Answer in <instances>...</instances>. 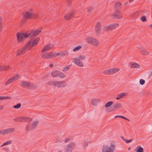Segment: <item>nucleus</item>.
I'll use <instances>...</instances> for the list:
<instances>
[{"mask_svg":"<svg viewBox=\"0 0 152 152\" xmlns=\"http://www.w3.org/2000/svg\"><path fill=\"white\" fill-rule=\"evenodd\" d=\"M41 32L39 29H34L30 31L25 32L21 33H18L17 34L18 41L20 42L21 41L28 37H32L38 35Z\"/></svg>","mask_w":152,"mask_h":152,"instance_id":"obj_1","label":"nucleus"},{"mask_svg":"<svg viewBox=\"0 0 152 152\" xmlns=\"http://www.w3.org/2000/svg\"><path fill=\"white\" fill-rule=\"evenodd\" d=\"M31 40L32 41H29L27 43L26 45L24 46L22 49L18 50L17 56H19L21 54L24 53L27 49L30 50L32 47L36 45L39 41V38L37 37L34 39V38H32Z\"/></svg>","mask_w":152,"mask_h":152,"instance_id":"obj_2","label":"nucleus"},{"mask_svg":"<svg viewBox=\"0 0 152 152\" xmlns=\"http://www.w3.org/2000/svg\"><path fill=\"white\" fill-rule=\"evenodd\" d=\"M121 3L120 2H118L116 3L115 4V9L116 10V11L112 15V17L114 19H119L122 18V15L120 13V12L117 10L118 9L116 8L118 7H121Z\"/></svg>","mask_w":152,"mask_h":152,"instance_id":"obj_3","label":"nucleus"},{"mask_svg":"<svg viewBox=\"0 0 152 152\" xmlns=\"http://www.w3.org/2000/svg\"><path fill=\"white\" fill-rule=\"evenodd\" d=\"M38 17V15L37 14H33L31 10H30L26 12L23 16V20H26L29 18H37Z\"/></svg>","mask_w":152,"mask_h":152,"instance_id":"obj_4","label":"nucleus"},{"mask_svg":"<svg viewBox=\"0 0 152 152\" xmlns=\"http://www.w3.org/2000/svg\"><path fill=\"white\" fill-rule=\"evenodd\" d=\"M115 148V146L114 145H112L110 147L106 145L103 146L102 152H114Z\"/></svg>","mask_w":152,"mask_h":152,"instance_id":"obj_5","label":"nucleus"},{"mask_svg":"<svg viewBox=\"0 0 152 152\" xmlns=\"http://www.w3.org/2000/svg\"><path fill=\"white\" fill-rule=\"evenodd\" d=\"M32 119L31 118H30L28 117H18L14 119V120L18 121L23 122L25 121L30 122L32 121Z\"/></svg>","mask_w":152,"mask_h":152,"instance_id":"obj_6","label":"nucleus"},{"mask_svg":"<svg viewBox=\"0 0 152 152\" xmlns=\"http://www.w3.org/2000/svg\"><path fill=\"white\" fill-rule=\"evenodd\" d=\"M14 128H8L0 130V134L7 135L14 132Z\"/></svg>","mask_w":152,"mask_h":152,"instance_id":"obj_7","label":"nucleus"},{"mask_svg":"<svg viewBox=\"0 0 152 152\" xmlns=\"http://www.w3.org/2000/svg\"><path fill=\"white\" fill-rule=\"evenodd\" d=\"M86 41L88 43L91 44L95 46H97L98 44V41L97 40L91 37L88 38Z\"/></svg>","mask_w":152,"mask_h":152,"instance_id":"obj_8","label":"nucleus"},{"mask_svg":"<svg viewBox=\"0 0 152 152\" xmlns=\"http://www.w3.org/2000/svg\"><path fill=\"white\" fill-rule=\"evenodd\" d=\"M57 56V54L55 53L52 52L48 54V53H45L42 55V57L43 58H48L55 57Z\"/></svg>","mask_w":152,"mask_h":152,"instance_id":"obj_9","label":"nucleus"},{"mask_svg":"<svg viewBox=\"0 0 152 152\" xmlns=\"http://www.w3.org/2000/svg\"><path fill=\"white\" fill-rule=\"evenodd\" d=\"M75 145L74 142H72L66 146L65 148V152H71L72 149L74 148Z\"/></svg>","mask_w":152,"mask_h":152,"instance_id":"obj_10","label":"nucleus"},{"mask_svg":"<svg viewBox=\"0 0 152 152\" xmlns=\"http://www.w3.org/2000/svg\"><path fill=\"white\" fill-rule=\"evenodd\" d=\"M38 124V121H35L33 122L32 125L31 126H27L26 128V130L27 131H29L30 129L33 130L37 126Z\"/></svg>","mask_w":152,"mask_h":152,"instance_id":"obj_11","label":"nucleus"},{"mask_svg":"<svg viewBox=\"0 0 152 152\" xmlns=\"http://www.w3.org/2000/svg\"><path fill=\"white\" fill-rule=\"evenodd\" d=\"M118 24L117 23L112 24L104 27V29L105 31H109L112 30L117 27L118 26Z\"/></svg>","mask_w":152,"mask_h":152,"instance_id":"obj_12","label":"nucleus"},{"mask_svg":"<svg viewBox=\"0 0 152 152\" xmlns=\"http://www.w3.org/2000/svg\"><path fill=\"white\" fill-rule=\"evenodd\" d=\"M75 15V12L73 11L70 13L67 14L65 15L64 18L65 19L68 20L70 19L71 18L73 17Z\"/></svg>","mask_w":152,"mask_h":152,"instance_id":"obj_13","label":"nucleus"},{"mask_svg":"<svg viewBox=\"0 0 152 152\" xmlns=\"http://www.w3.org/2000/svg\"><path fill=\"white\" fill-rule=\"evenodd\" d=\"M101 29V24L99 22H98L97 23L95 27L96 34L97 35L99 34Z\"/></svg>","mask_w":152,"mask_h":152,"instance_id":"obj_14","label":"nucleus"},{"mask_svg":"<svg viewBox=\"0 0 152 152\" xmlns=\"http://www.w3.org/2000/svg\"><path fill=\"white\" fill-rule=\"evenodd\" d=\"M122 106V105L120 103H117L114 104L110 107V111H112L118 108H120Z\"/></svg>","mask_w":152,"mask_h":152,"instance_id":"obj_15","label":"nucleus"},{"mask_svg":"<svg viewBox=\"0 0 152 152\" xmlns=\"http://www.w3.org/2000/svg\"><path fill=\"white\" fill-rule=\"evenodd\" d=\"M21 86L25 88L30 86L31 85L30 83L27 81L22 80L21 82Z\"/></svg>","mask_w":152,"mask_h":152,"instance_id":"obj_16","label":"nucleus"},{"mask_svg":"<svg viewBox=\"0 0 152 152\" xmlns=\"http://www.w3.org/2000/svg\"><path fill=\"white\" fill-rule=\"evenodd\" d=\"M53 47V45L51 44H47L43 48L42 50V52H44L47 50H49L51 49Z\"/></svg>","mask_w":152,"mask_h":152,"instance_id":"obj_17","label":"nucleus"},{"mask_svg":"<svg viewBox=\"0 0 152 152\" xmlns=\"http://www.w3.org/2000/svg\"><path fill=\"white\" fill-rule=\"evenodd\" d=\"M74 61L75 64L79 66L83 67V64L81 61L78 58H75L74 59Z\"/></svg>","mask_w":152,"mask_h":152,"instance_id":"obj_18","label":"nucleus"},{"mask_svg":"<svg viewBox=\"0 0 152 152\" xmlns=\"http://www.w3.org/2000/svg\"><path fill=\"white\" fill-rule=\"evenodd\" d=\"M138 48H140V51L141 52V54L142 55H148L149 54L148 52L146 51L144 48H142L140 47H138Z\"/></svg>","mask_w":152,"mask_h":152,"instance_id":"obj_19","label":"nucleus"},{"mask_svg":"<svg viewBox=\"0 0 152 152\" xmlns=\"http://www.w3.org/2000/svg\"><path fill=\"white\" fill-rule=\"evenodd\" d=\"M66 85V83L64 81H58V87H62L65 86Z\"/></svg>","mask_w":152,"mask_h":152,"instance_id":"obj_20","label":"nucleus"},{"mask_svg":"<svg viewBox=\"0 0 152 152\" xmlns=\"http://www.w3.org/2000/svg\"><path fill=\"white\" fill-rule=\"evenodd\" d=\"M126 95V93H123L120 94L118 95V96L116 97V99L117 100H118L123 97L124 96H125Z\"/></svg>","mask_w":152,"mask_h":152,"instance_id":"obj_21","label":"nucleus"},{"mask_svg":"<svg viewBox=\"0 0 152 152\" xmlns=\"http://www.w3.org/2000/svg\"><path fill=\"white\" fill-rule=\"evenodd\" d=\"M10 69V67L9 66H0V71L3 70H7Z\"/></svg>","mask_w":152,"mask_h":152,"instance_id":"obj_22","label":"nucleus"},{"mask_svg":"<svg viewBox=\"0 0 152 152\" xmlns=\"http://www.w3.org/2000/svg\"><path fill=\"white\" fill-rule=\"evenodd\" d=\"M131 67L133 68H139L140 65L135 63H131Z\"/></svg>","mask_w":152,"mask_h":152,"instance_id":"obj_23","label":"nucleus"},{"mask_svg":"<svg viewBox=\"0 0 152 152\" xmlns=\"http://www.w3.org/2000/svg\"><path fill=\"white\" fill-rule=\"evenodd\" d=\"M99 102L98 99H94L91 100V103L94 106H96Z\"/></svg>","mask_w":152,"mask_h":152,"instance_id":"obj_24","label":"nucleus"},{"mask_svg":"<svg viewBox=\"0 0 152 152\" xmlns=\"http://www.w3.org/2000/svg\"><path fill=\"white\" fill-rule=\"evenodd\" d=\"M68 54V53L66 51H62L59 53H58V56H64L67 55Z\"/></svg>","mask_w":152,"mask_h":152,"instance_id":"obj_25","label":"nucleus"},{"mask_svg":"<svg viewBox=\"0 0 152 152\" xmlns=\"http://www.w3.org/2000/svg\"><path fill=\"white\" fill-rule=\"evenodd\" d=\"M58 77L61 78H63L65 77V75L62 73L58 71Z\"/></svg>","mask_w":152,"mask_h":152,"instance_id":"obj_26","label":"nucleus"},{"mask_svg":"<svg viewBox=\"0 0 152 152\" xmlns=\"http://www.w3.org/2000/svg\"><path fill=\"white\" fill-rule=\"evenodd\" d=\"M113 104V101H110L107 102L105 105V107L106 108L108 107L111 106Z\"/></svg>","mask_w":152,"mask_h":152,"instance_id":"obj_27","label":"nucleus"},{"mask_svg":"<svg viewBox=\"0 0 152 152\" xmlns=\"http://www.w3.org/2000/svg\"><path fill=\"white\" fill-rule=\"evenodd\" d=\"M121 138L126 143H129L130 142H131L133 140L132 139H131L129 140H127L125 139L124 137L122 136H121Z\"/></svg>","mask_w":152,"mask_h":152,"instance_id":"obj_28","label":"nucleus"},{"mask_svg":"<svg viewBox=\"0 0 152 152\" xmlns=\"http://www.w3.org/2000/svg\"><path fill=\"white\" fill-rule=\"evenodd\" d=\"M137 152H143V149L141 146H139L137 147Z\"/></svg>","mask_w":152,"mask_h":152,"instance_id":"obj_29","label":"nucleus"},{"mask_svg":"<svg viewBox=\"0 0 152 152\" xmlns=\"http://www.w3.org/2000/svg\"><path fill=\"white\" fill-rule=\"evenodd\" d=\"M71 67V65H70L64 67L63 70V71L64 72L67 71Z\"/></svg>","mask_w":152,"mask_h":152,"instance_id":"obj_30","label":"nucleus"},{"mask_svg":"<svg viewBox=\"0 0 152 152\" xmlns=\"http://www.w3.org/2000/svg\"><path fill=\"white\" fill-rule=\"evenodd\" d=\"M48 84L50 85V86H55L56 85V82H53L52 81H50L48 83Z\"/></svg>","mask_w":152,"mask_h":152,"instance_id":"obj_31","label":"nucleus"},{"mask_svg":"<svg viewBox=\"0 0 152 152\" xmlns=\"http://www.w3.org/2000/svg\"><path fill=\"white\" fill-rule=\"evenodd\" d=\"M119 70V69L117 68L111 69L112 74H113L114 73H116Z\"/></svg>","mask_w":152,"mask_h":152,"instance_id":"obj_32","label":"nucleus"},{"mask_svg":"<svg viewBox=\"0 0 152 152\" xmlns=\"http://www.w3.org/2000/svg\"><path fill=\"white\" fill-rule=\"evenodd\" d=\"M12 142V141L11 140V141H7V142H6L3 143V144H2L1 146V147H3L4 145H9V144H10L11 143V142Z\"/></svg>","mask_w":152,"mask_h":152,"instance_id":"obj_33","label":"nucleus"},{"mask_svg":"<svg viewBox=\"0 0 152 152\" xmlns=\"http://www.w3.org/2000/svg\"><path fill=\"white\" fill-rule=\"evenodd\" d=\"M52 77H56L57 76V72L56 70L53 71L51 73Z\"/></svg>","mask_w":152,"mask_h":152,"instance_id":"obj_34","label":"nucleus"},{"mask_svg":"<svg viewBox=\"0 0 152 152\" xmlns=\"http://www.w3.org/2000/svg\"><path fill=\"white\" fill-rule=\"evenodd\" d=\"M19 78V76L18 75H15L14 77L11 78H12V80L13 82V81Z\"/></svg>","mask_w":152,"mask_h":152,"instance_id":"obj_35","label":"nucleus"},{"mask_svg":"<svg viewBox=\"0 0 152 152\" xmlns=\"http://www.w3.org/2000/svg\"><path fill=\"white\" fill-rule=\"evenodd\" d=\"M81 48V46H78L75 47L73 50V51H77L79 49H80Z\"/></svg>","mask_w":152,"mask_h":152,"instance_id":"obj_36","label":"nucleus"},{"mask_svg":"<svg viewBox=\"0 0 152 152\" xmlns=\"http://www.w3.org/2000/svg\"><path fill=\"white\" fill-rule=\"evenodd\" d=\"M21 104L20 103L17 104L16 105L13 106V107L15 109H18L20 107Z\"/></svg>","mask_w":152,"mask_h":152,"instance_id":"obj_37","label":"nucleus"},{"mask_svg":"<svg viewBox=\"0 0 152 152\" xmlns=\"http://www.w3.org/2000/svg\"><path fill=\"white\" fill-rule=\"evenodd\" d=\"M10 99V97L8 96H0V100H2Z\"/></svg>","mask_w":152,"mask_h":152,"instance_id":"obj_38","label":"nucleus"},{"mask_svg":"<svg viewBox=\"0 0 152 152\" xmlns=\"http://www.w3.org/2000/svg\"><path fill=\"white\" fill-rule=\"evenodd\" d=\"M141 20L143 22H145L147 20L146 17L145 16H143L141 18Z\"/></svg>","mask_w":152,"mask_h":152,"instance_id":"obj_39","label":"nucleus"},{"mask_svg":"<svg viewBox=\"0 0 152 152\" xmlns=\"http://www.w3.org/2000/svg\"><path fill=\"white\" fill-rule=\"evenodd\" d=\"M12 82V78H10L9 79V80L6 82L5 83V85H7L9 84L10 83Z\"/></svg>","mask_w":152,"mask_h":152,"instance_id":"obj_40","label":"nucleus"},{"mask_svg":"<svg viewBox=\"0 0 152 152\" xmlns=\"http://www.w3.org/2000/svg\"><path fill=\"white\" fill-rule=\"evenodd\" d=\"M140 83L141 85H143L145 83V81L143 79H140Z\"/></svg>","mask_w":152,"mask_h":152,"instance_id":"obj_41","label":"nucleus"},{"mask_svg":"<svg viewBox=\"0 0 152 152\" xmlns=\"http://www.w3.org/2000/svg\"><path fill=\"white\" fill-rule=\"evenodd\" d=\"M93 10V8L91 7H88L87 11L88 12H91Z\"/></svg>","mask_w":152,"mask_h":152,"instance_id":"obj_42","label":"nucleus"},{"mask_svg":"<svg viewBox=\"0 0 152 152\" xmlns=\"http://www.w3.org/2000/svg\"><path fill=\"white\" fill-rule=\"evenodd\" d=\"M79 59L80 60H83L85 59V56H80L79 57Z\"/></svg>","mask_w":152,"mask_h":152,"instance_id":"obj_43","label":"nucleus"},{"mask_svg":"<svg viewBox=\"0 0 152 152\" xmlns=\"http://www.w3.org/2000/svg\"><path fill=\"white\" fill-rule=\"evenodd\" d=\"M107 75L112 74L111 69L107 70Z\"/></svg>","mask_w":152,"mask_h":152,"instance_id":"obj_44","label":"nucleus"},{"mask_svg":"<svg viewBox=\"0 0 152 152\" xmlns=\"http://www.w3.org/2000/svg\"><path fill=\"white\" fill-rule=\"evenodd\" d=\"M115 118H125V117L123 116L122 115H116L115 116Z\"/></svg>","mask_w":152,"mask_h":152,"instance_id":"obj_45","label":"nucleus"},{"mask_svg":"<svg viewBox=\"0 0 152 152\" xmlns=\"http://www.w3.org/2000/svg\"><path fill=\"white\" fill-rule=\"evenodd\" d=\"M67 2L68 3V7H69L70 4L72 2V0H66Z\"/></svg>","mask_w":152,"mask_h":152,"instance_id":"obj_46","label":"nucleus"},{"mask_svg":"<svg viewBox=\"0 0 152 152\" xmlns=\"http://www.w3.org/2000/svg\"><path fill=\"white\" fill-rule=\"evenodd\" d=\"M1 17H0V32L1 31Z\"/></svg>","mask_w":152,"mask_h":152,"instance_id":"obj_47","label":"nucleus"},{"mask_svg":"<svg viewBox=\"0 0 152 152\" xmlns=\"http://www.w3.org/2000/svg\"><path fill=\"white\" fill-rule=\"evenodd\" d=\"M87 142H86V141H85L84 142V147H87Z\"/></svg>","mask_w":152,"mask_h":152,"instance_id":"obj_48","label":"nucleus"},{"mask_svg":"<svg viewBox=\"0 0 152 152\" xmlns=\"http://www.w3.org/2000/svg\"><path fill=\"white\" fill-rule=\"evenodd\" d=\"M103 73L104 74H106L107 75V70H105L103 72Z\"/></svg>","mask_w":152,"mask_h":152,"instance_id":"obj_49","label":"nucleus"},{"mask_svg":"<svg viewBox=\"0 0 152 152\" xmlns=\"http://www.w3.org/2000/svg\"><path fill=\"white\" fill-rule=\"evenodd\" d=\"M69 139H66L64 141V142H68V141L69 140Z\"/></svg>","mask_w":152,"mask_h":152,"instance_id":"obj_50","label":"nucleus"},{"mask_svg":"<svg viewBox=\"0 0 152 152\" xmlns=\"http://www.w3.org/2000/svg\"><path fill=\"white\" fill-rule=\"evenodd\" d=\"M53 64H50V65H49V66L50 67H52L53 66Z\"/></svg>","mask_w":152,"mask_h":152,"instance_id":"obj_51","label":"nucleus"},{"mask_svg":"<svg viewBox=\"0 0 152 152\" xmlns=\"http://www.w3.org/2000/svg\"><path fill=\"white\" fill-rule=\"evenodd\" d=\"M3 108V107L2 106H0V110L1 109H2Z\"/></svg>","mask_w":152,"mask_h":152,"instance_id":"obj_52","label":"nucleus"},{"mask_svg":"<svg viewBox=\"0 0 152 152\" xmlns=\"http://www.w3.org/2000/svg\"><path fill=\"white\" fill-rule=\"evenodd\" d=\"M124 119L125 120H126L127 121H129V119L127 118H126L125 117V118H124Z\"/></svg>","mask_w":152,"mask_h":152,"instance_id":"obj_53","label":"nucleus"},{"mask_svg":"<svg viewBox=\"0 0 152 152\" xmlns=\"http://www.w3.org/2000/svg\"><path fill=\"white\" fill-rule=\"evenodd\" d=\"M134 0H129V1L130 2H131L133 1Z\"/></svg>","mask_w":152,"mask_h":152,"instance_id":"obj_54","label":"nucleus"},{"mask_svg":"<svg viewBox=\"0 0 152 152\" xmlns=\"http://www.w3.org/2000/svg\"><path fill=\"white\" fill-rule=\"evenodd\" d=\"M150 27L152 28V24L150 26Z\"/></svg>","mask_w":152,"mask_h":152,"instance_id":"obj_55","label":"nucleus"},{"mask_svg":"<svg viewBox=\"0 0 152 152\" xmlns=\"http://www.w3.org/2000/svg\"><path fill=\"white\" fill-rule=\"evenodd\" d=\"M4 149L6 151H7L8 150V148H4Z\"/></svg>","mask_w":152,"mask_h":152,"instance_id":"obj_56","label":"nucleus"},{"mask_svg":"<svg viewBox=\"0 0 152 152\" xmlns=\"http://www.w3.org/2000/svg\"><path fill=\"white\" fill-rule=\"evenodd\" d=\"M128 2H126V3L125 4H124V5H126V4H128Z\"/></svg>","mask_w":152,"mask_h":152,"instance_id":"obj_57","label":"nucleus"},{"mask_svg":"<svg viewBox=\"0 0 152 152\" xmlns=\"http://www.w3.org/2000/svg\"><path fill=\"white\" fill-rule=\"evenodd\" d=\"M151 75H152V71L151 72Z\"/></svg>","mask_w":152,"mask_h":152,"instance_id":"obj_58","label":"nucleus"},{"mask_svg":"<svg viewBox=\"0 0 152 152\" xmlns=\"http://www.w3.org/2000/svg\"><path fill=\"white\" fill-rule=\"evenodd\" d=\"M58 152H61V151H60Z\"/></svg>","mask_w":152,"mask_h":152,"instance_id":"obj_59","label":"nucleus"},{"mask_svg":"<svg viewBox=\"0 0 152 152\" xmlns=\"http://www.w3.org/2000/svg\"><path fill=\"white\" fill-rule=\"evenodd\" d=\"M130 148H129V149H130Z\"/></svg>","mask_w":152,"mask_h":152,"instance_id":"obj_60","label":"nucleus"}]
</instances>
